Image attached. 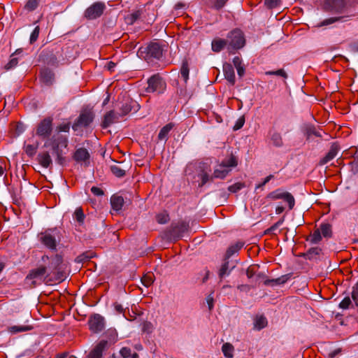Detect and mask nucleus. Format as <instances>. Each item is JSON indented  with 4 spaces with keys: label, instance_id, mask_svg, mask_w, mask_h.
Here are the masks:
<instances>
[{
    "label": "nucleus",
    "instance_id": "1",
    "mask_svg": "<svg viewBox=\"0 0 358 358\" xmlns=\"http://www.w3.org/2000/svg\"><path fill=\"white\" fill-rule=\"evenodd\" d=\"M238 165L236 158H225L215 167L211 179L215 178H224L228 173L231 171V169Z\"/></svg>",
    "mask_w": 358,
    "mask_h": 358
},
{
    "label": "nucleus",
    "instance_id": "2",
    "mask_svg": "<svg viewBox=\"0 0 358 358\" xmlns=\"http://www.w3.org/2000/svg\"><path fill=\"white\" fill-rule=\"evenodd\" d=\"M227 49L232 51L242 48L245 43L243 32L239 29H234L229 32L227 37Z\"/></svg>",
    "mask_w": 358,
    "mask_h": 358
},
{
    "label": "nucleus",
    "instance_id": "3",
    "mask_svg": "<svg viewBox=\"0 0 358 358\" xmlns=\"http://www.w3.org/2000/svg\"><path fill=\"white\" fill-rule=\"evenodd\" d=\"M166 87L164 80L159 76L154 75L148 80V87L146 92L149 93L157 92L158 94L163 93Z\"/></svg>",
    "mask_w": 358,
    "mask_h": 358
},
{
    "label": "nucleus",
    "instance_id": "4",
    "mask_svg": "<svg viewBox=\"0 0 358 358\" xmlns=\"http://www.w3.org/2000/svg\"><path fill=\"white\" fill-rule=\"evenodd\" d=\"M94 116L91 111H83L79 115L77 120L74 122L72 128L74 131H77L82 127H87L93 120Z\"/></svg>",
    "mask_w": 358,
    "mask_h": 358
},
{
    "label": "nucleus",
    "instance_id": "5",
    "mask_svg": "<svg viewBox=\"0 0 358 358\" xmlns=\"http://www.w3.org/2000/svg\"><path fill=\"white\" fill-rule=\"evenodd\" d=\"M117 164L110 166V171L112 173L118 178L125 176L126 173L129 171L131 167V162L130 160H124L122 162H116Z\"/></svg>",
    "mask_w": 358,
    "mask_h": 358
},
{
    "label": "nucleus",
    "instance_id": "6",
    "mask_svg": "<svg viewBox=\"0 0 358 358\" xmlns=\"http://www.w3.org/2000/svg\"><path fill=\"white\" fill-rule=\"evenodd\" d=\"M105 8L106 6L103 3L96 2L87 8L85 16L90 20L96 19L102 15Z\"/></svg>",
    "mask_w": 358,
    "mask_h": 358
},
{
    "label": "nucleus",
    "instance_id": "7",
    "mask_svg": "<svg viewBox=\"0 0 358 358\" xmlns=\"http://www.w3.org/2000/svg\"><path fill=\"white\" fill-rule=\"evenodd\" d=\"M268 196L272 199H284L285 201L288 203L289 208L290 210H292L294 206V198L289 192H282L280 190L277 189L274 192H271Z\"/></svg>",
    "mask_w": 358,
    "mask_h": 358
},
{
    "label": "nucleus",
    "instance_id": "8",
    "mask_svg": "<svg viewBox=\"0 0 358 358\" xmlns=\"http://www.w3.org/2000/svg\"><path fill=\"white\" fill-rule=\"evenodd\" d=\"M52 131V120L51 119H44L39 124L37 130L36 134L43 138H48Z\"/></svg>",
    "mask_w": 358,
    "mask_h": 358
},
{
    "label": "nucleus",
    "instance_id": "9",
    "mask_svg": "<svg viewBox=\"0 0 358 358\" xmlns=\"http://www.w3.org/2000/svg\"><path fill=\"white\" fill-rule=\"evenodd\" d=\"M189 229V224L186 222H182L176 224H172L170 228V236L174 238H179L182 236V234L186 232Z\"/></svg>",
    "mask_w": 358,
    "mask_h": 358
},
{
    "label": "nucleus",
    "instance_id": "10",
    "mask_svg": "<svg viewBox=\"0 0 358 358\" xmlns=\"http://www.w3.org/2000/svg\"><path fill=\"white\" fill-rule=\"evenodd\" d=\"M90 329L94 333L102 331L104 328V320L101 315L96 314L91 317L89 320Z\"/></svg>",
    "mask_w": 358,
    "mask_h": 358
},
{
    "label": "nucleus",
    "instance_id": "11",
    "mask_svg": "<svg viewBox=\"0 0 358 358\" xmlns=\"http://www.w3.org/2000/svg\"><path fill=\"white\" fill-rule=\"evenodd\" d=\"M41 242L47 248L52 250H55L57 247V241L55 238L47 231L41 233L39 235Z\"/></svg>",
    "mask_w": 358,
    "mask_h": 358
},
{
    "label": "nucleus",
    "instance_id": "12",
    "mask_svg": "<svg viewBox=\"0 0 358 358\" xmlns=\"http://www.w3.org/2000/svg\"><path fill=\"white\" fill-rule=\"evenodd\" d=\"M46 273V267L41 266L38 268L32 269L30 271L29 273L27 275L26 279L27 280H34L31 282L33 286L36 285L35 280L41 279Z\"/></svg>",
    "mask_w": 358,
    "mask_h": 358
},
{
    "label": "nucleus",
    "instance_id": "13",
    "mask_svg": "<svg viewBox=\"0 0 358 358\" xmlns=\"http://www.w3.org/2000/svg\"><path fill=\"white\" fill-rule=\"evenodd\" d=\"M108 345L106 341H100L95 348L90 352L87 358H101L102 353Z\"/></svg>",
    "mask_w": 358,
    "mask_h": 358
},
{
    "label": "nucleus",
    "instance_id": "14",
    "mask_svg": "<svg viewBox=\"0 0 358 358\" xmlns=\"http://www.w3.org/2000/svg\"><path fill=\"white\" fill-rule=\"evenodd\" d=\"M147 52L148 55L156 59L160 58L162 55V50L157 43H150L147 48Z\"/></svg>",
    "mask_w": 358,
    "mask_h": 358
},
{
    "label": "nucleus",
    "instance_id": "15",
    "mask_svg": "<svg viewBox=\"0 0 358 358\" xmlns=\"http://www.w3.org/2000/svg\"><path fill=\"white\" fill-rule=\"evenodd\" d=\"M223 72L225 78L231 84L235 83V73L231 64H224L223 65Z\"/></svg>",
    "mask_w": 358,
    "mask_h": 358
},
{
    "label": "nucleus",
    "instance_id": "16",
    "mask_svg": "<svg viewBox=\"0 0 358 358\" xmlns=\"http://www.w3.org/2000/svg\"><path fill=\"white\" fill-rule=\"evenodd\" d=\"M228 44L226 39L216 38L213 40L211 43L212 50L215 52H219L225 47L227 48Z\"/></svg>",
    "mask_w": 358,
    "mask_h": 358
},
{
    "label": "nucleus",
    "instance_id": "17",
    "mask_svg": "<svg viewBox=\"0 0 358 358\" xmlns=\"http://www.w3.org/2000/svg\"><path fill=\"white\" fill-rule=\"evenodd\" d=\"M124 199L121 196L113 195L110 198V203L113 210L118 211L122 209L124 204Z\"/></svg>",
    "mask_w": 358,
    "mask_h": 358
},
{
    "label": "nucleus",
    "instance_id": "18",
    "mask_svg": "<svg viewBox=\"0 0 358 358\" xmlns=\"http://www.w3.org/2000/svg\"><path fill=\"white\" fill-rule=\"evenodd\" d=\"M63 259L60 255H56L51 259L50 268L53 271H59L62 268Z\"/></svg>",
    "mask_w": 358,
    "mask_h": 358
},
{
    "label": "nucleus",
    "instance_id": "19",
    "mask_svg": "<svg viewBox=\"0 0 358 358\" xmlns=\"http://www.w3.org/2000/svg\"><path fill=\"white\" fill-rule=\"evenodd\" d=\"M173 127V124L171 123L167 124L163 127L158 134V140L164 142L166 141L168 139L169 134Z\"/></svg>",
    "mask_w": 358,
    "mask_h": 358
},
{
    "label": "nucleus",
    "instance_id": "20",
    "mask_svg": "<svg viewBox=\"0 0 358 358\" xmlns=\"http://www.w3.org/2000/svg\"><path fill=\"white\" fill-rule=\"evenodd\" d=\"M33 329L31 325H14L8 328V332L11 334H17L20 332L28 331Z\"/></svg>",
    "mask_w": 358,
    "mask_h": 358
},
{
    "label": "nucleus",
    "instance_id": "21",
    "mask_svg": "<svg viewBox=\"0 0 358 358\" xmlns=\"http://www.w3.org/2000/svg\"><path fill=\"white\" fill-rule=\"evenodd\" d=\"M267 325L266 318L263 315H257L254 319V328L260 330Z\"/></svg>",
    "mask_w": 358,
    "mask_h": 358
},
{
    "label": "nucleus",
    "instance_id": "22",
    "mask_svg": "<svg viewBox=\"0 0 358 358\" xmlns=\"http://www.w3.org/2000/svg\"><path fill=\"white\" fill-rule=\"evenodd\" d=\"M244 245V243L238 241L235 244L231 245L227 250L226 257L229 258L234 254L240 250Z\"/></svg>",
    "mask_w": 358,
    "mask_h": 358
},
{
    "label": "nucleus",
    "instance_id": "23",
    "mask_svg": "<svg viewBox=\"0 0 358 358\" xmlns=\"http://www.w3.org/2000/svg\"><path fill=\"white\" fill-rule=\"evenodd\" d=\"M319 229H320L321 236L322 235L324 238H330L332 236V228L331 225L328 223H322Z\"/></svg>",
    "mask_w": 358,
    "mask_h": 358
},
{
    "label": "nucleus",
    "instance_id": "24",
    "mask_svg": "<svg viewBox=\"0 0 358 358\" xmlns=\"http://www.w3.org/2000/svg\"><path fill=\"white\" fill-rule=\"evenodd\" d=\"M227 2V0H208L206 3L211 8L220 10L225 6Z\"/></svg>",
    "mask_w": 358,
    "mask_h": 358
},
{
    "label": "nucleus",
    "instance_id": "25",
    "mask_svg": "<svg viewBox=\"0 0 358 358\" xmlns=\"http://www.w3.org/2000/svg\"><path fill=\"white\" fill-rule=\"evenodd\" d=\"M116 118L115 115L113 111H109L107 113L103 118V121L102 123V126L103 128H106L109 127L111 124H113Z\"/></svg>",
    "mask_w": 358,
    "mask_h": 358
},
{
    "label": "nucleus",
    "instance_id": "26",
    "mask_svg": "<svg viewBox=\"0 0 358 358\" xmlns=\"http://www.w3.org/2000/svg\"><path fill=\"white\" fill-rule=\"evenodd\" d=\"M289 279L288 275H282L280 278L272 279V280H266L264 281V285H281L284 284Z\"/></svg>",
    "mask_w": 358,
    "mask_h": 358
},
{
    "label": "nucleus",
    "instance_id": "27",
    "mask_svg": "<svg viewBox=\"0 0 358 358\" xmlns=\"http://www.w3.org/2000/svg\"><path fill=\"white\" fill-rule=\"evenodd\" d=\"M41 78L43 83L49 84L52 81L54 74L51 71L44 69L41 72Z\"/></svg>",
    "mask_w": 358,
    "mask_h": 358
},
{
    "label": "nucleus",
    "instance_id": "28",
    "mask_svg": "<svg viewBox=\"0 0 358 358\" xmlns=\"http://www.w3.org/2000/svg\"><path fill=\"white\" fill-rule=\"evenodd\" d=\"M222 350L224 355L226 357H227V358L233 357V356H234L233 352H234V346L231 343H224L222 345Z\"/></svg>",
    "mask_w": 358,
    "mask_h": 358
},
{
    "label": "nucleus",
    "instance_id": "29",
    "mask_svg": "<svg viewBox=\"0 0 358 358\" xmlns=\"http://www.w3.org/2000/svg\"><path fill=\"white\" fill-rule=\"evenodd\" d=\"M93 255H94V252H92L91 251L85 252L76 257V262L78 263H83L85 262H87L91 258L93 257Z\"/></svg>",
    "mask_w": 358,
    "mask_h": 358
},
{
    "label": "nucleus",
    "instance_id": "30",
    "mask_svg": "<svg viewBox=\"0 0 358 358\" xmlns=\"http://www.w3.org/2000/svg\"><path fill=\"white\" fill-rule=\"evenodd\" d=\"M189 69L188 67L187 62H185L182 63V67L180 69V76H181V78L185 81V83H187L189 79Z\"/></svg>",
    "mask_w": 358,
    "mask_h": 358
},
{
    "label": "nucleus",
    "instance_id": "31",
    "mask_svg": "<svg viewBox=\"0 0 358 358\" xmlns=\"http://www.w3.org/2000/svg\"><path fill=\"white\" fill-rule=\"evenodd\" d=\"M142 283L147 287H150L154 282V274L148 273L141 278Z\"/></svg>",
    "mask_w": 358,
    "mask_h": 358
},
{
    "label": "nucleus",
    "instance_id": "32",
    "mask_svg": "<svg viewBox=\"0 0 358 358\" xmlns=\"http://www.w3.org/2000/svg\"><path fill=\"white\" fill-rule=\"evenodd\" d=\"M41 2L42 0H28L24 6V8L29 11L34 10Z\"/></svg>",
    "mask_w": 358,
    "mask_h": 358
},
{
    "label": "nucleus",
    "instance_id": "33",
    "mask_svg": "<svg viewBox=\"0 0 358 358\" xmlns=\"http://www.w3.org/2000/svg\"><path fill=\"white\" fill-rule=\"evenodd\" d=\"M271 143L275 146H281L282 140L280 134L277 132L273 133L271 136Z\"/></svg>",
    "mask_w": 358,
    "mask_h": 358
},
{
    "label": "nucleus",
    "instance_id": "34",
    "mask_svg": "<svg viewBox=\"0 0 358 358\" xmlns=\"http://www.w3.org/2000/svg\"><path fill=\"white\" fill-rule=\"evenodd\" d=\"M305 134L307 138H310L313 135L321 136L320 133L313 126H307L305 129Z\"/></svg>",
    "mask_w": 358,
    "mask_h": 358
},
{
    "label": "nucleus",
    "instance_id": "35",
    "mask_svg": "<svg viewBox=\"0 0 358 358\" xmlns=\"http://www.w3.org/2000/svg\"><path fill=\"white\" fill-rule=\"evenodd\" d=\"M322 239V236L320 233V229H317L314 231V232L310 235V241L313 243H319Z\"/></svg>",
    "mask_w": 358,
    "mask_h": 358
},
{
    "label": "nucleus",
    "instance_id": "36",
    "mask_svg": "<svg viewBox=\"0 0 358 358\" xmlns=\"http://www.w3.org/2000/svg\"><path fill=\"white\" fill-rule=\"evenodd\" d=\"M321 251L322 250L319 248H310L306 255L307 259H312L316 258V257L320 254Z\"/></svg>",
    "mask_w": 358,
    "mask_h": 358
},
{
    "label": "nucleus",
    "instance_id": "37",
    "mask_svg": "<svg viewBox=\"0 0 358 358\" xmlns=\"http://www.w3.org/2000/svg\"><path fill=\"white\" fill-rule=\"evenodd\" d=\"M340 152V146L336 143H332L329 151L327 154L326 157H336L339 154Z\"/></svg>",
    "mask_w": 358,
    "mask_h": 358
},
{
    "label": "nucleus",
    "instance_id": "38",
    "mask_svg": "<svg viewBox=\"0 0 358 358\" xmlns=\"http://www.w3.org/2000/svg\"><path fill=\"white\" fill-rule=\"evenodd\" d=\"M265 74L268 75V76H281V77H282L284 78H287V73L282 69H278V70H276V71H268L265 72Z\"/></svg>",
    "mask_w": 358,
    "mask_h": 358
},
{
    "label": "nucleus",
    "instance_id": "39",
    "mask_svg": "<svg viewBox=\"0 0 358 358\" xmlns=\"http://www.w3.org/2000/svg\"><path fill=\"white\" fill-rule=\"evenodd\" d=\"M230 271H229V262H225L221 266L219 271V277L222 278L225 275H229Z\"/></svg>",
    "mask_w": 358,
    "mask_h": 358
},
{
    "label": "nucleus",
    "instance_id": "40",
    "mask_svg": "<svg viewBox=\"0 0 358 358\" xmlns=\"http://www.w3.org/2000/svg\"><path fill=\"white\" fill-rule=\"evenodd\" d=\"M75 218L79 223H83L85 219V215L81 208H78L74 213Z\"/></svg>",
    "mask_w": 358,
    "mask_h": 358
},
{
    "label": "nucleus",
    "instance_id": "41",
    "mask_svg": "<svg viewBox=\"0 0 358 358\" xmlns=\"http://www.w3.org/2000/svg\"><path fill=\"white\" fill-rule=\"evenodd\" d=\"M156 220L159 224H166L169 221V216L166 213H159L156 216Z\"/></svg>",
    "mask_w": 358,
    "mask_h": 358
},
{
    "label": "nucleus",
    "instance_id": "42",
    "mask_svg": "<svg viewBox=\"0 0 358 358\" xmlns=\"http://www.w3.org/2000/svg\"><path fill=\"white\" fill-rule=\"evenodd\" d=\"M75 162V165L80 164L85 167L90 164V158H72Z\"/></svg>",
    "mask_w": 358,
    "mask_h": 358
},
{
    "label": "nucleus",
    "instance_id": "43",
    "mask_svg": "<svg viewBox=\"0 0 358 358\" xmlns=\"http://www.w3.org/2000/svg\"><path fill=\"white\" fill-rule=\"evenodd\" d=\"M39 32H40V28L38 26H36L31 34L30 39H29L30 43H34L35 41H36V40L38 38Z\"/></svg>",
    "mask_w": 358,
    "mask_h": 358
},
{
    "label": "nucleus",
    "instance_id": "44",
    "mask_svg": "<svg viewBox=\"0 0 358 358\" xmlns=\"http://www.w3.org/2000/svg\"><path fill=\"white\" fill-rule=\"evenodd\" d=\"M352 298L356 306H358V282L352 287Z\"/></svg>",
    "mask_w": 358,
    "mask_h": 358
},
{
    "label": "nucleus",
    "instance_id": "45",
    "mask_svg": "<svg viewBox=\"0 0 358 358\" xmlns=\"http://www.w3.org/2000/svg\"><path fill=\"white\" fill-rule=\"evenodd\" d=\"M244 187H245V184L243 182H236V183L229 186L228 187V189L231 192L235 193V192H238V190H240L241 189H242Z\"/></svg>",
    "mask_w": 358,
    "mask_h": 358
},
{
    "label": "nucleus",
    "instance_id": "46",
    "mask_svg": "<svg viewBox=\"0 0 358 358\" xmlns=\"http://www.w3.org/2000/svg\"><path fill=\"white\" fill-rule=\"evenodd\" d=\"M17 63H18L17 59L16 57H15L14 55H13L11 56V58H10L9 62L5 66V68L6 70L11 69L14 68L15 66H16Z\"/></svg>",
    "mask_w": 358,
    "mask_h": 358
},
{
    "label": "nucleus",
    "instance_id": "47",
    "mask_svg": "<svg viewBox=\"0 0 358 358\" xmlns=\"http://www.w3.org/2000/svg\"><path fill=\"white\" fill-rule=\"evenodd\" d=\"M351 304V299L349 296L345 297L341 302L339 303V308L342 309H347Z\"/></svg>",
    "mask_w": 358,
    "mask_h": 358
},
{
    "label": "nucleus",
    "instance_id": "48",
    "mask_svg": "<svg viewBox=\"0 0 358 358\" xmlns=\"http://www.w3.org/2000/svg\"><path fill=\"white\" fill-rule=\"evenodd\" d=\"M74 157H90V153L87 149L80 148L76 151Z\"/></svg>",
    "mask_w": 358,
    "mask_h": 358
},
{
    "label": "nucleus",
    "instance_id": "49",
    "mask_svg": "<svg viewBox=\"0 0 358 358\" xmlns=\"http://www.w3.org/2000/svg\"><path fill=\"white\" fill-rule=\"evenodd\" d=\"M38 164L44 168H48L52 163L51 158H37Z\"/></svg>",
    "mask_w": 358,
    "mask_h": 358
},
{
    "label": "nucleus",
    "instance_id": "50",
    "mask_svg": "<svg viewBox=\"0 0 358 358\" xmlns=\"http://www.w3.org/2000/svg\"><path fill=\"white\" fill-rule=\"evenodd\" d=\"M333 8L337 11H340L344 7L343 0H333Z\"/></svg>",
    "mask_w": 358,
    "mask_h": 358
},
{
    "label": "nucleus",
    "instance_id": "51",
    "mask_svg": "<svg viewBox=\"0 0 358 358\" xmlns=\"http://www.w3.org/2000/svg\"><path fill=\"white\" fill-rule=\"evenodd\" d=\"M200 176L201 178V182L199 185L200 187L204 185L208 181L213 180L207 173L203 171L201 173Z\"/></svg>",
    "mask_w": 358,
    "mask_h": 358
},
{
    "label": "nucleus",
    "instance_id": "52",
    "mask_svg": "<svg viewBox=\"0 0 358 358\" xmlns=\"http://www.w3.org/2000/svg\"><path fill=\"white\" fill-rule=\"evenodd\" d=\"M257 267V266H256V265H252L248 268V269L246 271V275L248 278H251L255 275L256 271H256Z\"/></svg>",
    "mask_w": 358,
    "mask_h": 358
},
{
    "label": "nucleus",
    "instance_id": "53",
    "mask_svg": "<svg viewBox=\"0 0 358 358\" xmlns=\"http://www.w3.org/2000/svg\"><path fill=\"white\" fill-rule=\"evenodd\" d=\"M281 0H265V4L269 8L277 7L280 3Z\"/></svg>",
    "mask_w": 358,
    "mask_h": 358
},
{
    "label": "nucleus",
    "instance_id": "54",
    "mask_svg": "<svg viewBox=\"0 0 358 358\" xmlns=\"http://www.w3.org/2000/svg\"><path fill=\"white\" fill-rule=\"evenodd\" d=\"M153 329V326L150 322H144L143 323L142 331L146 333H151Z\"/></svg>",
    "mask_w": 358,
    "mask_h": 358
},
{
    "label": "nucleus",
    "instance_id": "55",
    "mask_svg": "<svg viewBox=\"0 0 358 358\" xmlns=\"http://www.w3.org/2000/svg\"><path fill=\"white\" fill-rule=\"evenodd\" d=\"M343 17H329V18H327L326 20H324L322 22H321V26H325V25H329V24H331L338 20H342Z\"/></svg>",
    "mask_w": 358,
    "mask_h": 358
},
{
    "label": "nucleus",
    "instance_id": "56",
    "mask_svg": "<svg viewBox=\"0 0 358 358\" xmlns=\"http://www.w3.org/2000/svg\"><path fill=\"white\" fill-rule=\"evenodd\" d=\"M131 351L129 348H122L121 350H120V355L124 357V358H128L131 355Z\"/></svg>",
    "mask_w": 358,
    "mask_h": 358
},
{
    "label": "nucleus",
    "instance_id": "57",
    "mask_svg": "<svg viewBox=\"0 0 358 358\" xmlns=\"http://www.w3.org/2000/svg\"><path fill=\"white\" fill-rule=\"evenodd\" d=\"M70 129V124L69 123H63L58 126L57 130L59 131H64V132H68Z\"/></svg>",
    "mask_w": 358,
    "mask_h": 358
},
{
    "label": "nucleus",
    "instance_id": "58",
    "mask_svg": "<svg viewBox=\"0 0 358 358\" xmlns=\"http://www.w3.org/2000/svg\"><path fill=\"white\" fill-rule=\"evenodd\" d=\"M71 159H73L72 158H57V163L61 166H65L70 162Z\"/></svg>",
    "mask_w": 358,
    "mask_h": 358
},
{
    "label": "nucleus",
    "instance_id": "59",
    "mask_svg": "<svg viewBox=\"0 0 358 358\" xmlns=\"http://www.w3.org/2000/svg\"><path fill=\"white\" fill-rule=\"evenodd\" d=\"M36 147L33 145H27L25 146L26 153L29 155H32L34 154Z\"/></svg>",
    "mask_w": 358,
    "mask_h": 358
},
{
    "label": "nucleus",
    "instance_id": "60",
    "mask_svg": "<svg viewBox=\"0 0 358 358\" xmlns=\"http://www.w3.org/2000/svg\"><path fill=\"white\" fill-rule=\"evenodd\" d=\"M244 122H245V120H244L243 117L239 118L236 121V124H235V125L234 127V130H238V129H241L243 126Z\"/></svg>",
    "mask_w": 358,
    "mask_h": 358
},
{
    "label": "nucleus",
    "instance_id": "61",
    "mask_svg": "<svg viewBox=\"0 0 358 358\" xmlns=\"http://www.w3.org/2000/svg\"><path fill=\"white\" fill-rule=\"evenodd\" d=\"M91 192L96 196H102L103 195V191L97 187H92L91 188Z\"/></svg>",
    "mask_w": 358,
    "mask_h": 358
},
{
    "label": "nucleus",
    "instance_id": "62",
    "mask_svg": "<svg viewBox=\"0 0 358 358\" xmlns=\"http://www.w3.org/2000/svg\"><path fill=\"white\" fill-rule=\"evenodd\" d=\"M284 219L282 218L279 221H278L276 223L273 224L270 228H268V231H274L276 229H278L283 222Z\"/></svg>",
    "mask_w": 358,
    "mask_h": 358
},
{
    "label": "nucleus",
    "instance_id": "63",
    "mask_svg": "<svg viewBox=\"0 0 358 358\" xmlns=\"http://www.w3.org/2000/svg\"><path fill=\"white\" fill-rule=\"evenodd\" d=\"M213 297L211 295H209L206 298V302L208 306L209 310H211L213 308Z\"/></svg>",
    "mask_w": 358,
    "mask_h": 358
},
{
    "label": "nucleus",
    "instance_id": "64",
    "mask_svg": "<svg viewBox=\"0 0 358 358\" xmlns=\"http://www.w3.org/2000/svg\"><path fill=\"white\" fill-rule=\"evenodd\" d=\"M233 64L236 68L243 66L242 60L239 57H235L233 59Z\"/></svg>",
    "mask_w": 358,
    "mask_h": 358
}]
</instances>
